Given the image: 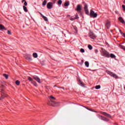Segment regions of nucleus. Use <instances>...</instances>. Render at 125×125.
<instances>
[{
	"instance_id": "nucleus-41",
	"label": "nucleus",
	"mask_w": 125,
	"mask_h": 125,
	"mask_svg": "<svg viewBox=\"0 0 125 125\" xmlns=\"http://www.w3.org/2000/svg\"><path fill=\"white\" fill-rule=\"evenodd\" d=\"M119 31L120 32L121 34H123V32H122V30H120Z\"/></svg>"
},
{
	"instance_id": "nucleus-23",
	"label": "nucleus",
	"mask_w": 125,
	"mask_h": 125,
	"mask_svg": "<svg viewBox=\"0 0 125 125\" xmlns=\"http://www.w3.org/2000/svg\"><path fill=\"white\" fill-rule=\"evenodd\" d=\"M103 121H104L105 122H109V119L104 117Z\"/></svg>"
},
{
	"instance_id": "nucleus-32",
	"label": "nucleus",
	"mask_w": 125,
	"mask_h": 125,
	"mask_svg": "<svg viewBox=\"0 0 125 125\" xmlns=\"http://www.w3.org/2000/svg\"><path fill=\"white\" fill-rule=\"evenodd\" d=\"M7 34L8 35H12L11 31L8 30Z\"/></svg>"
},
{
	"instance_id": "nucleus-26",
	"label": "nucleus",
	"mask_w": 125,
	"mask_h": 125,
	"mask_svg": "<svg viewBox=\"0 0 125 125\" xmlns=\"http://www.w3.org/2000/svg\"><path fill=\"white\" fill-rule=\"evenodd\" d=\"M58 3L59 5H61V4H62V0H59L58 1Z\"/></svg>"
},
{
	"instance_id": "nucleus-31",
	"label": "nucleus",
	"mask_w": 125,
	"mask_h": 125,
	"mask_svg": "<svg viewBox=\"0 0 125 125\" xmlns=\"http://www.w3.org/2000/svg\"><path fill=\"white\" fill-rule=\"evenodd\" d=\"M80 51L81 52H82L83 53V52H84V49H83V48H81L80 49Z\"/></svg>"
},
{
	"instance_id": "nucleus-2",
	"label": "nucleus",
	"mask_w": 125,
	"mask_h": 125,
	"mask_svg": "<svg viewBox=\"0 0 125 125\" xmlns=\"http://www.w3.org/2000/svg\"><path fill=\"white\" fill-rule=\"evenodd\" d=\"M101 52L103 56L107 57L108 56V55H109V53H108V52H107V51H105V50L103 49V48H101Z\"/></svg>"
},
{
	"instance_id": "nucleus-8",
	"label": "nucleus",
	"mask_w": 125,
	"mask_h": 125,
	"mask_svg": "<svg viewBox=\"0 0 125 125\" xmlns=\"http://www.w3.org/2000/svg\"><path fill=\"white\" fill-rule=\"evenodd\" d=\"M33 78L34 79V80H35V81H37V82L39 83H42V82H41V79H40L39 77L37 76H34Z\"/></svg>"
},
{
	"instance_id": "nucleus-1",
	"label": "nucleus",
	"mask_w": 125,
	"mask_h": 125,
	"mask_svg": "<svg viewBox=\"0 0 125 125\" xmlns=\"http://www.w3.org/2000/svg\"><path fill=\"white\" fill-rule=\"evenodd\" d=\"M84 10L85 11L86 14H87V15H90L91 17L96 18V17H97V16L98 15L97 13L94 12V11L92 10H90V12L89 14V12L88 11V8L87 7V5L86 4H85L84 5Z\"/></svg>"
},
{
	"instance_id": "nucleus-4",
	"label": "nucleus",
	"mask_w": 125,
	"mask_h": 125,
	"mask_svg": "<svg viewBox=\"0 0 125 125\" xmlns=\"http://www.w3.org/2000/svg\"><path fill=\"white\" fill-rule=\"evenodd\" d=\"M1 97L0 98V100H2V99H4L5 97H6V95L4 92V91L3 90V89L1 90Z\"/></svg>"
},
{
	"instance_id": "nucleus-25",
	"label": "nucleus",
	"mask_w": 125,
	"mask_h": 125,
	"mask_svg": "<svg viewBox=\"0 0 125 125\" xmlns=\"http://www.w3.org/2000/svg\"><path fill=\"white\" fill-rule=\"evenodd\" d=\"M110 56V57H111V58H116V56H115V55H114L113 54H111Z\"/></svg>"
},
{
	"instance_id": "nucleus-43",
	"label": "nucleus",
	"mask_w": 125,
	"mask_h": 125,
	"mask_svg": "<svg viewBox=\"0 0 125 125\" xmlns=\"http://www.w3.org/2000/svg\"><path fill=\"white\" fill-rule=\"evenodd\" d=\"M94 112L95 113H97V111H94Z\"/></svg>"
},
{
	"instance_id": "nucleus-9",
	"label": "nucleus",
	"mask_w": 125,
	"mask_h": 125,
	"mask_svg": "<svg viewBox=\"0 0 125 125\" xmlns=\"http://www.w3.org/2000/svg\"><path fill=\"white\" fill-rule=\"evenodd\" d=\"M82 5H77V8H76V11H78V12H81V10H82Z\"/></svg>"
},
{
	"instance_id": "nucleus-19",
	"label": "nucleus",
	"mask_w": 125,
	"mask_h": 125,
	"mask_svg": "<svg viewBox=\"0 0 125 125\" xmlns=\"http://www.w3.org/2000/svg\"><path fill=\"white\" fill-rule=\"evenodd\" d=\"M33 56L34 58H37L38 57V54H37V53H34L33 54Z\"/></svg>"
},
{
	"instance_id": "nucleus-20",
	"label": "nucleus",
	"mask_w": 125,
	"mask_h": 125,
	"mask_svg": "<svg viewBox=\"0 0 125 125\" xmlns=\"http://www.w3.org/2000/svg\"><path fill=\"white\" fill-rule=\"evenodd\" d=\"M15 83L17 85H20V81L17 80V81H16Z\"/></svg>"
},
{
	"instance_id": "nucleus-12",
	"label": "nucleus",
	"mask_w": 125,
	"mask_h": 125,
	"mask_svg": "<svg viewBox=\"0 0 125 125\" xmlns=\"http://www.w3.org/2000/svg\"><path fill=\"white\" fill-rule=\"evenodd\" d=\"M78 18H79V17H78V15H77L75 17H74V18H70V20L71 21H74V20H76V19H78Z\"/></svg>"
},
{
	"instance_id": "nucleus-16",
	"label": "nucleus",
	"mask_w": 125,
	"mask_h": 125,
	"mask_svg": "<svg viewBox=\"0 0 125 125\" xmlns=\"http://www.w3.org/2000/svg\"><path fill=\"white\" fill-rule=\"evenodd\" d=\"M3 76H4V77L5 78V79H6V80H8V75L6 74H3Z\"/></svg>"
},
{
	"instance_id": "nucleus-33",
	"label": "nucleus",
	"mask_w": 125,
	"mask_h": 125,
	"mask_svg": "<svg viewBox=\"0 0 125 125\" xmlns=\"http://www.w3.org/2000/svg\"><path fill=\"white\" fill-rule=\"evenodd\" d=\"M122 8L123 10H125V5H122Z\"/></svg>"
},
{
	"instance_id": "nucleus-35",
	"label": "nucleus",
	"mask_w": 125,
	"mask_h": 125,
	"mask_svg": "<svg viewBox=\"0 0 125 125\" xmlns=\"http://www.w3.org/2000/svg\"><path fill=\"white\" fill-rule=\"evenodd\" d=\"M50 98H51V99H53L54 100H55V98H54V97H53V96H51L50 97Z\"/></svg>"
},
{
	"instance_id": "nucleus-29",
	"label": "nucleus",
	"mask_w": 125,
	"mask_h": 125,
	"mask_svg": "<svg viewBox=\"0 0 125 125\" xmlns=\"http://www.w3.org/2000/svg\"><path fill=\"white\" fill-rule=\"evenodd\" d=\"M88 48H89V49H90V50H91V49H92V46H91V45H88Z\"/></svg>"
},
{
	"instance_id": "nucleus-21",
	"label": "nucleus",
	"mask_w": 125,
	"mask_h": 125,
	"mask_svg": "<svg viewBox=\"0 0 125 125\" xmlns=\"http://www.w3.org/2000/svg\"><path fill=\"white\" fill-rule=\"evenodd\" d=\"M43 19H44V21H48V20L47 19V17H45L44 16H42Z\"/></svg>"
},
{
	"instance_id": "nucleus-6",
	"label": "nucleus",
	"mask_w": 125,
	"mask_h": 125,
	"mask_svg": "<svg viewBox=\"0 0 125 125\" xmlns=\"http://www.w3.org/2000/svg\"><path fill=\"white\" fill-rule=\"evenodd\" d=\"M108 74L110 75L111 77H113V78H115V79H118V75L115 73H113V72H108Z\"/></svg>"
},
{
	"instance_id": "nucleus-24",
	"label": "nucleus",
	"mask_w": 125,
	"mask_h": 125,
	"mask_svg": "<svg viewBox=\"0 0 125 125\" xmlns=\"http://www.w3.org/2000/svg\"><path fill=\"white\" fill-rule=\"evenodd\" d=\"M70 5V3H69V2H66L64 3V6H68Z\"/></svg>"
},
{
	"instance_id": "nucleus-18",
	"label": "nucleus",
	"mask_w": 125,
	"mask_h": 125,
	"mask_svg": "<svg viewBox=\"0 0 125 125\" xmlns=\"http://www.w3.org/2000/svg\"><path fill=\"white\" fill-rule=\"evenodd\" d=\"M23 10L25 11V12H28V9H27V7L25 6H23Z\"/></svg>"
},
{
	"instance_id": "nucleus-46",
	"label": "nucleus",
	"mask_w": 125,
	"mask_h": 125,
	"mask_svg": "<svg viewBox=\"0 0 125 125\" xmlns=\"http://www.w3.org/2000/svg\"><path fill=\"white\" fill-rule=\"evenodd\" d=\"M124 89H125V86L124 87Z\"/></svg>"
},
{
	"instance_id": "nucleus-39",
	"label": "nucleus",
	"mask_w": 125,
	"mask_h": 125,
	"mask_svg": "<svg viewBox=\"0 0 125 125\" xmlns=\"http://www.w3.org/2000/svg\"><path fill=\"white\" fill-rule=\"evenodd\" d=\"M80 85L81 86H83V83H80Z\"/></svg>"
},
{
	"instance_id": "nucleus-3",
	"label": "nucleus",
	"mask_w": 125,
	"mask_h": 125,
	"mask_svg": "<svg viewBox=\"0 0 125 125\" xmlns=\"http://www.w3.org/2000/svg\"><path fill=\"white\" fill-rule=\"evenodd\" d=\"M54 4V3H53L52 2H49L47 4V8H48V9H51L52 8H53V4Z\"/></svg>"
},
{
	"instance_id": "nucleus-30",
	"label": "nucleus",
	"mask_w": 125,
	"mask_h": 125,
	"mask_svg": "<svg viewBox=\"0 0 125 125\" xmlns=\"http://www.w3.org/2000/svg\"><path fill=\"white\" fill-rule=\"evenodd\" d=\"M100 87H101V86H100V85H97V86H96V87H95V88H96V89H99V88H100Z\"/></svg>"
},
{
	"instance_id": "nucleus-44",
	"label": "nucleus",
	"mask_w": 125,
	"mask_h": 125,
	"mask_svg": "<svg viewBox=\"0 0 125 125\" xmlns=\"http://www.w3.org/2000/svg\"><path fill=\"white\" fill-rule=\"evenodd\" d=\"M75 31H77V28H75Z\"/></svg>"
},
{
	"instance_id": "nucleus-11",
	"label": "nucleus",
	"mask_w": 125,
	"mask_h": 125,
	"mask_svg": "<svg viewBox=\"0 0 125 125\" xmlns=\"http://www.w3.org/2000/svg\"><path fill=\"white\" fill-rule=\"evenodd\" d=\"M119 20L120 21L121 23H122V24H125V22L124 19H123V18L122 17H119Z\"/></svg>"
},
{
	"instance_id": "nucleus-34",
	"label": "nucleus",
	"mask_w": 125,
	"mask_h": 125,
	"mask_svg": "<svg viewBox=\"0 0 125 125\" xmlns=\"http://www.w3.org/2000/svg\"><path fill=\"white\" fill-rule=\"evenodd\" d=\"M33 85H34V86H38V84L37 83H35L34 84H33Z\"/></svg>"
},
{
	"instance_id": "nucleus-10",
	"label": "nucleus",
	"mask_w": 125,
	"mask_h": 125,
	"mask_svg": "<svg viewBox=\"0 0 125 125\" xmlns=\"http://www.w3.org/2000/svg\"><path fill=\"white\" fill-rule=\"evenodd\" d=\"M100 113L102 114V115H104V116H105L106 117H108V118H112V116L110 114H108L106 112H101Z\"/></svg>"
},
{
	"instance_id": "nucleus-17",
	"label": "nucleus",
	"mask_w": 125,
	"mask_h": 125,
	"mask_svg": "<svg viewBox=\"0 0 125 125\" xmlns=\"http://www.w3.org/2000/svg\"><path fill=\"white\" fill-rule=\"evenodd\" d=\"M47 3V1L46 0H44V1L42 2V5H43V6H44V5H46Z\"/></svg>"
},
{
	"instance_id": "nucleus-42",
	"label": "nucleus",
	"mask_w": 125,
	"mask_h": 125,
	"mask_svg": "<svg viewBox=\"0 0 125 125\" xmlns=\"http://www.w3.org/2000/svg\"><path fill=\"white\" fill-rule=\"evenodd\" d=\"M123 37H124V38H125V34H123Z\"/></svg>"
},
{
	"instance_id": "nucleus-15",
	"label": "nucleus",
	"mask_w": 125,
	"mask_h": 125,
	"mask_svg": "<svg viewBox=\"0 0 125 125\" xmlns=\"http://www.w3.org/2000/svg\"><path fill=\"white\" fill-rule=\"evenodd\" d=\"M97 117L99 118L100 120H102V121H103V118L104 117L100 115H97Z\"/></svg>"
},
{
	"instance_id": "nucleus-14",
	"label": "nucleus",
	"mask_w": 125,
	"mask_h": 125,
	"mask_svg": "<svg viewBox=\"0 0 125 125\" xmlns=\"http://www.w3.org/2000/svg\"><path fill=\"white\" fill-rule=\"evenodd\" d=\"M105 26L107 29H109L110 28V22H107L106 24H105Z\"/></svg>"
},
{
	"instance_id": "nucleus-22",
	"label": "nucleus",
	"mask_w": 125,
	"mask_h": 125,
	"mask_svg": "<svg viewBox=\"0 0 125 125\" xmlns=\"http://www.w3.org/2000/svg\"><path fill=\"white\" fill-rule=\"evenodd\" d=\"M85 65L86 67H89V63H88V62H85Z\"/></svg>"
},
{
	"instance_id": "nucleus-37",
	"label": "nucleus",
	"mask_w": 125,
	"mask_h": 125,
	"mask_svg": "<svg viewBox=\"0 0 125 125\" xmlns=\"http://www.w3.org/2000/svg\"><path fill=\"white\" fill-rule=\"evenodd\" d=\"M35 83H36V82H35V81H33V80H32V81H31V83H32V84H34Z\"/></svg>"
},
{
	"instance_id": "nucleus-40",
	"label": "nucleus",
	"mask_w": 125,
	"mask_h": 125,
	"mask_svg": "<svg viewBox=\"0 0 125 125\" xmlns=\"http://www.w3.org/2000/svg\"><path fill=\"white\" fill-rule=\"evenodd\" d=\"M25 1H26V0H22V1H21V2L23 3V2H25Z\"/></svg>"
},
{
	"instance_id": "nucleus-28",
	"label": "nucleus",
	"mask_w": 125,
	"mask_h": 125,
	"mask_svg": "<svg viewBox=\"0 0 125 125\" xmlns=\"http://www.w3.org/2000/svg\"><path fill=\"white\" fill-rule=\"evenodd\" d=\"M4 28V26L1 24H0V30H2Z\"/></svg>"
},
{
	"instance_id": "nucleus-36",
	"label": "nucleus",
	"mask_w": 125,
	"mask_h": 125,
	"mask_svg": "<svg viewBox=\"0 0 125 125\" xmlns=\"http://www.w3.org/2000/svg\"><path fill=\"white\" fill-rule=\"evenodd\" d=\"M24 6H27V2H26V1L24 2Z\"/></svg>"
},
{
	"instance_id": "nucleus-27",
	"label": "nucleus",
	"mask_w": 125,
	"mask_h": 125,
	"mask_svg": "<svg viewBox=\"0 0 125 125\" xmlns=\"http://www.w3.org/2000/svg\"><path fill=\"white\" fill-rule=\"evenodd\" d=\"M28 80L30 82H33V79H32V78H31V77H28Z\"/></svg>"
},
{
	"instance_id": "nucleus-13",
	"label": "nucleus",
	"mask_w": 125,
	"mask_h": 125,
	"mask_svg": "<svg viewBox=\"0 0 125 125\" xmlns=\"http://www.w3.org/2000/svg\"><path fill=\"white\" fill-rule=\"evenodd\" d=\"M51 102L53 104H52V106H53L54 107H56L57 106L56 104H58V103H55L54 102L52 101L51 100Z\"/></svg>"
},
{
	"instance_id": "nucleus-45",
	"label": "nucleus",
	"mask_w": 125,
	"mask_h": 125,
	"mask_svg": "<svg viewBox=\"0 0 125 125\" xmlns=\"http://www.w3.org/2000/svg\"><path fill=\"white\" fill-rule=\"evenodd\" d=\"M62 89H64V87H62Z\"/></svg>"
},
{
	"instance_id": "nucleus-7",
	"label": "nucleus",
	"mask_w": 125,
	"mask_h": 125,
	"mask_svg": "<svg viewBox=\"0 0 125 125\" xmlns=\"http://www.w3.org/2000/svg\"><path fill=\"white\" fill-rule=\"evenodd\" d=\"M25 59L26 60H28V61H32V58L31 57V56L30 55L25 54L24 56Z\"/></svg>"
},
{
	"instance_id": "nucleus-38",
	"label": "nucleus",
	"mask_w": 125,
	"mask_h": 125,
	"mask_svg": "<svg viewBox=\"0 0 125 125\" xmlns=\"http://www.w3.org/2000/svg\"><path fill=\"white\" fill-rule=\"evenodd\" d=\"M95 52L96 53H97L98 52V49H95Z\"/></svg>"
},
{
	"instance_id": "nucleus-5",
	"label": "nucleus",
	"mask_w": 125,
	"mask_h": 125,
	"mask_svg": "<svg viewBox=\"0 0 125 125\" xmlns=\"http://www.w3.org/2000/svg\"><path fill=\"white\" fill-rule=\"evenodd\" d=\"M89 35L90 36V38L93 40L96 38V35H95V34H94V33L91 31L89 32Z\"/></svg>"
}]
</instances>
